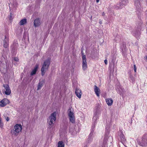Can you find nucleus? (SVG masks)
I'll use <instances>...</instances> for the list:
<instances>
[{"label":"nucleus","mask_w":147,"mask_h":147,"mask_svg":"<svg viewBox=\"0 0 147 147\" xmlns=\"http://www.w3.org/2000/svg\"><path fill=\"white\" fill-rule=\"evenodd\" d=\"M104 62L106 64H107V60L105 59L104 61Z\"/></svg>","instance_id":"nucleus-28"},{"label":"nucleus","mask_w":147,"mask_h":147,"mask_svg":"<svg viewBox=\"0 0 147 147\" xmlns=\"http://www.w3.org/2000/svg\"><path fill=\"white\" fill-rule=\"evenodd\" d=\"M146 59H147V56H146Z\"/></svg>","instance_id":"nucleus-34"},{"label":"nucleus","mask_w":147,"mask_h":147,"mask_svg":"<svg viewBox=\"0 0 147 147\" xmlns=\"http://www.w3.org/2000/svg\"><path fill=\"white\" fill-rule=\"evenodd\" d=\"M38 67V65H36L31 73L30 75L32 76L36 74Z\"/></svg>","instance_id":"nucleus-14"},{"label":"nucleus","mask_w":147,"mask_h":147,"mask_svg":"<svg viewBox=\"0 0 147 147\" xmlns=\"http://www.w3.org/2000/svg\"><path fill=\"white\" fill-rule=\"evenodd\" d=\"M40 24V20L39 18H36L34 20V25L35 27H38Z\"/></svg>","instance_id":"nucleus-8"},{"label":"nucleus","mask_w":147,"mask_h":147,"mask_svg":"<svg viewBox=\"0 0 147 147\" xmlns=\"http://www.w3.org/2000/svg\"><path fill=\"white\" fill-rule=\"evenodd\" d=\"M56 114L55 112H54L51 114L48 119L47 122L50 126L49 128H51L53 126L56 119Z\"/></svg>","instance_id":"nucleus-2"},{"label":"nucleus","mask_w":147,"mask_h":147,"mask_svg":"<svg viewBox=\"0 0 147 147\" xmlns=\"http://www.w3.org/2000/svg\"><path fill=\"white\" fill-rule=\"evenodd\" d=\"M3 86L6 90L5 94L7 95H9L11 93V90L8 85L7 84L4 85Z\"/></svg>","instance_id":"nucleus-9"},{"label":"nucleus","mask_w":147,"mask_h":147,"mask_svg":"<svg viewBox=\"0 0 147 147\" xmlns=\"http://www.w3.org/2000/svg\"><path fill=\"white\" fill-rule=\"evenodd\" d=\"M9 100L6 98H4L0 101V107H3L5 106L8 103Z\"/></svg>","instance_id":"nucleus-7"},{"label":"nucleus","mask_w":147,"mask_h":147,"mask_svg":"<svg viewBox=\"0 0 147 147\" xmlns=\"http://www.w3.org/2000/svg\"><path fill=\"white\" fill-rule=\"evenodd\" d=\"M5 119H6V120L7 121H8L9 120V118L8 117H7L5 118Z\"/></svg>","instance_id":"nucleus-27"},{"label":"nucleus","mask_w":147,"mask_h":147,"mask_svg":"<svg viewBox=\"0 0 147 147\" xmlns=\"http://www.w3.org/2000/svg\"><path fill=\"white\" fill-rule=\"evenodd\" d=\"M18 45V44H15V46H16V47H17V46Z\"/></svg>","instance_id":"nucleus-31"},{"label":"nucleus","mask_w":147,"mask_h":147,"mask_svg":"<svg viewBox=\"0 0 147 147\" xmlns=\"http://www.w3.org/2000/svg\"><path fill=\"white\" fill-rule=\"evenodd\" d=\"M9 36L7 35H5V38L3 41V46L5 48H7L9 45Z\"/></svg>","instance_id":"nucleus-6"},{"label":"nucleus","mask_w":147,"mask_h":147,"mask_svg":"<svg viewBox=\"0 0 147 147\" xmlns=\"http://www.w3.org/2000/svg\"><path fill=\"white\" fill-rule=\"evenodd\" d=\"M82 68L84 70H85L87 68V62H86V56L84 54L82 53Z\"/></svg>","instance_id":"nucleus-5"},{"label":"nucleus","mask_w":147,"mask_h":147,"mask_svg":"<svg viewBox=\"0 0 147 147\" xmlns=\"http://www.w3.org/2000/svg\"><path fill=\"white\" fill-rule=\"evenodd\" d=\"M93 135V132H92V131L90 133L89 135V138H92Z\"/></svg>","instance_id":"nucleus-22"},{"label":"nucleus","mask_w":147,"mask_h":147,"mask_svg":"<svg viewBox=\"0 0 147 147\" xmlns=\"http://www.w3.org/2000/svg\"><path fill=\"white\" fill-rule=\"evenodd\" d=\"M98 109L97 110V115L96 113H95L94 114V116L93 117V120L95 121H96L97 119L99 117V115L100 114V111L99 110V108L100 107V105H98Z\"/></svg>","instance_id":"nucleus-12"},{"label":"nucleus","mask_w":147,"mask_h":147,"mask_svg":"<svg viewBox=\"0 0 147 147\" xmlns=\"http://www.w3.org/2000/svg\"><path fill=\"white\" fill-rule=\"evenodd\" d=\"M99 0H96V2L98 3L99 2Z\"/></svg>","instance_id":"nucleus-30"},{"label":"nucleus","mask_w":147,"mask_h":147,"mask_svg":"<svg viewBox=\"0 0 147 147\" xmlns=\"http://www.w3.org/2000/svg\"><path fill=\"white\" fill-rule=\"evenodd\" d=\"M121 140L123 142H124L126 140V139L123 135H122L121 136Z\"/></svg>","instance_id":"nucleus-21"},{"label":"nucleus","mask_w":147,"mask_h":147,"mask_svg":"<svg viewBox=\"0 0 147 147\" xmlns=\"http://www.w3.org/2000/svg\"><path fill=\"white\" fill-rule=\"evenodd\" d=\"M27 20L26 19L22 20L19 23L20 25H23L26 23Z\"/></svg>","instance_id":"nucleus-18"},{"label":"nucleus","mask_w":147,"mask_h":147,"mask_svg":"<svg viewBox=\"0 0 147 147\" xmlns=\"http://www.w3.org/2000/svg\"><path fill=\"white\" fill-rule=\"evenodd\" d=\"M105 13L104 12H103L102 13V15L103 16H105Z\"/></svg>","instance_id":"nucleus-29"},{"label":"nucleus","mask_w":147,"mask_h":147,"mask_svg":"<svg viewBox=\"0 0 147 147\" xmlns=\"http://www.w3.org/2000/svg\"><path fill=\"white\" fill-rule=\"evenodd\" d=\"M73 109L69 108L68 110V115L70 121L72 123H74L75 122V116L73 112Z\"/></svg>","instance_id":"nucleus-4"},{"label":"nucleus","mask_w":147,"mask_h":147,"mask_svg":"<svg viewBox=\"0 0 147 147\" xmlns=\"http://www.w3.org/2000/svg\"><path fill=\"white\" fill-rule=\"evenodd\" d=\"M106 102L109 106L111 105L113 102V100L111 98H107L106 99Z\"/></svg>","instance_id":"nucleus-15"},{"label":"nucleus","mask_w":147,"mask_h":147,"mask_svg":"<svg viewBox=\"0 0 147 147\" xmlns=\"http://www.w3.org/2000/svg\"><path fill=\"white\" fill-rule=\"evenodd\" d=\"M42 82H40L38 85V90L40 89L42 87Z\"/></svg>","instance_id":"nucleus-20"},{"label":"nucleus","mask_w":147,"mask_h":147,"mask_svg":"<svg viewBox=\"0 0 147 147\" xmlns=\"http://www.w3.org/2000/svg\"><path fill=\"white\" fill-rule=\"evenodd\" d=\"M50 64V61L49 59L46 60L44 62L41 70L42 76H44L45 72L48 70Z\"/></svg>","instance_id":"nucleus-3"},{"label":"nucleus","mask_w":147,"mask_h":147,"mask_svg":"<svg viewBox=\"0 0 147 147\" xmlns=\"http://www.w3.org/2000/svg\"><path fill=\"white\" fill-rule=\"evenodd\" d=\"M138 144L141 146H144L146 144V140L143 139L141 142H139Z\"/></svg>","instance_id":"nucleus-16"},{"label":"nucleus","mask_w":147,"mask_h":147,"mask_svg":"<svg viewBox=\"0 0 147 147\" xmlns=\"http://www.w3.org/2000/svg\"><path fill=\"white\" fill-rule=\"evenodd\" d=\"M94 92L96 95L99 97L100 96V89L97 87L96 86H94Z\"/></svg>","instance_id":"nucleus-10"},{"label":"nucleus","mask_w":147,"mask_h":147,"mask_svg":"<svg viewBox=\"0 0 147 147\" xmlns=\"http://www.w3.org/2000/svg\"><path fill=\"white\" fill-rule=\"evenodd\" d=\"M99 23H100V24H102V22H101V21H100V22H99Z\"/></svg>","instance_id":"nucleus-32"},{"label":"nucleus","mask_w":147,"mask_h":147,"mask_svg":"<svg viewBox=\"0 0 147 147\" xmlns=\"http://www.w3.org/2000/svg\"><path fill=\"white\" fill-rule=\"evenodd\" d=\"M64 144L62 141H59L58 143L57 147H64Z\"/></svg>","instance_id":"nucleus-19"},{"label":"nucleus","mask_w":147,"mask_h":147,"mask_svg":"<svg viewBox=\"0 0 147 147\" xmlns=\"http://www.w3.org/2000/svg\"><path fill=\"white\" fill-rule=\"evenodd\" d=\"M22 127L20 124H16L14 126L13 129L11 131V133L13 136H17L21 131Z\"/></svg>","instance_id":"nucleus-1"},{"label":"nucleus","mask_w":147,"mask_h":147,"mask_svg":"<svg viewBox=\"0 0 147 147\" xmlns=\"http://www.w3.org/2000/svg\"><path fill=\"white\" fill-rule=\"evenodd\" d=\"M0 124L1 125V127H2L3 126V123L1 122V118H0Z\"/></svg>","instance_id":"nucleus-26"},{"label":"nucleus","mask_w":147,"mask_h":147,"mask_svg":"<svg viewBox=\"0 0 147 147\" xmlns=\"http://www.w3.org/2000/svg\"><path fill=\"white\" fill-rule=\"evenodd\" d=\"M124 2H125V1H123L122 2V3H123L124 4Z\"/></svg>","instance_id":"nucleus-33"},{"label":"nucleus","mask_w":147,"mask_h":147,"mask_svg":"<svg viewBox=\"0 0 147 147\" xmlns=\"http://www.w3.org/2000/svg\"><path fill=\"white\" fill-rule=\"evenodd\" d=\"M14 61H16V62H18L19 61V59L17 57H15L14 58Z\"/></svg>","instance_id":"nucleus-24"},{"label":"nucleus","mask_w":147,"mask_h":147,"mask_svg":"<svg viewBox=\"0 0 147 147\" xmlns=\"http://www.w3.org/2000/svg\"><path fill=\"white\" fill-rule=\"evenodd\" d=\"M134 72L136 73V72L137 67L135 65H134Z\"/></svg>","instance_id":"nucleus-23"},{"label":"nucleus","mask_w":147,"mask_h":147,"mask_svg":"<svg viewBox=\"0 0 147 147\" xmlns=\"http://www.w3.org/2000/svg\"><path fill=\"white\" fill-rule=\"evenodd\" d=\"M135 5L138 9L140 8L141 6L140 1L138 0H136V1L135 0Z\"/></svg>","instance_id":"nucleus-13"},{"label":"nucleus","mask_w":147,"mask_h":147,"mask_svg":"<svg viewBox=\"0 0 147 147\" xmlns=\"http://www.w3.org/2000/svg\"><path fill=\"white\" fill-rule=\"evenodd\" d=\"M117 92L120 95H121L123 94L124 90L123 88H122V87H121L120 88H119L117 89Z\"/></svg>","instance_id":"nucleus-17"},{"label":"nucleus","mask_w":147,"mask_h":147,"mask_svg":"<svg viewBox=\"0 0 147 147\" xmlns=\"http://www.w3.org/2000/svg\"><path fill=\"white\" fill-rule=\"evenodd\" d=\"M10 16L9 17V19L10 20H11V19L12 18L13 16V14H12L11 13H10Z\"/></svg>","instance_id":"nucleus-25"},{"label":"nucleus","mask_w":147,"mask_h":147,"mask_svg":"<svg viewBox=\"0 0 147 147\" xmlns=\"http://www.w3.org/2000/svg\"><path fill=\"white\" fill-rule=\"evenodd\" d=\"M75 93L76 96L79 98L81 97L82 92L80 90L76 88V90Z\"/></svg>","instance_id":"nucleus-11"}]
</instances>
